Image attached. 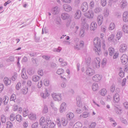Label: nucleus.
I'll return each mask as SVG.
<instances>
[{"label":"nucleus","instance_id":"nucleus-1","mask_svg":"<svg viewBox=\"0 0 128 128\" xmlns=\"http://www.w3.org/2000/svg\"><path fill=\"white\" fill-rule=\"evenodd\" d=\"M96 40H94L93 42L94 44H96V46L94 48V50L96 54L98 55H100V48L101 46V44L99 42H98L97 40H96Z\"/></svg>","mask_w":128,"mask_h":128},{"label":"nucleus","instance_id":"nucleus-2","mask_svg":"<svg viewBox=\"0 0 128 128\" xmlns=\"http://www.w3.org/2000/svg\"><path fill=\"white\" fill-rule=\"evenodd\" d=\"M56 122L57 125L58 126L60 127L61 126V124L64 126H66L67 125L68 123V120H66L64 118H62L61 120L59 118H58L56 120Z\"/></svg>","mask_w":128,"mask_h":128},{"label":"nucleus","instance_id":"nucleus-3","mask_svg":"<svg viewBox=\"0 0 128 128\" xmlns=\"http://www.w3.org/2000/svg\"><path fill=\"white\" fill-rule=\"evenodd\" d=\"M88 25L87 24H86L84 27L81 28L80 33V35L81 36L83 37L85 35V31L87 30H88Z\"/></svg>","mask_w":128,"mask_h":128},{"label":"nucleus","instance_id":"nucleus-4","mask_svg":"<svg viewBox=\"0 0 128 128\" xmlns=\"http://www.w3.org/2000/svg\"><path fill=\"white\" fill-rule=\"evenodd\" d=\"M52 96L55 100L59 101L62 100L61 94H60L54 93L52 94Z\"/></svg>","mask_w":128,"mask_h":128},{"label":"nucleus","instance_id":"nucleus-5","mask_svg":"<svg viewBox=\"0 0 128 128\" xmlns=\"http://www.w3.org/2000/svg\"><path fill=\"white\" fill-rule=\"evenodd\" d=\"M100 60L98 58H95L93 62V64L95 66V67L99 68L100 65Z\"/></svg>","mask_w":128,"mask_h":128},{"label":"nucleus","instance_id":"nucleus-6","mask_svg":"<svg viewBox=\"0 0 128 128\" xmlns=\"http://www.w3.org/2000/svg\"><path fill=\"white\" fill-rule=\"evenodd\" d=\"M84 15L86 18L90 19H92L94 16V13L92 10H90L87 12L84 13Z\"/></svg>","mask_w":128,"mask_h":128},{"label":"nucleus","instance_id":"nucleus-7","mask_svg":"<svg viewBox=\"0 0 128 128\" xmlns=\"http://www.w3.org/2000/svg\"><path fill=\"white\" fill-rule=\"evenodd\" d=\"M60 11V8L57 6H56L52 8L51 12L54 15L58 14Z\"/></svg>","mask_w":128,"mask_h":128},{"label":"nucleus","instance_id":"nucleus-8","mask_svg":"<svg viewBox=\"0 0 128 128\" xmlns=\"http://www.w3.org/2000/svg\"><path fill=\"white\" fill-rule=\"evenodd\" d=\"M86 73L89 76H92L95 74V72L93 68H88L86 69Z\"/></svg>","mask_w":128,"mask_h":128},{"label":"nucleus","instance_id":"nucleus-9","mask_svg":"<svg viewBox=\"0 0 128 128\" xmlns=\"http://www.w3.org/2000/svg\"><path fill=\"white\" fill-rule=\"evenodd\" d=\"M88 8V6L87 2H84L82 4L80 8L83 12H85L86 11Z\"/></svg>","mask_w":128,"mask_h":128},{"label":"nucleus","instance_id":"nucleus-10","mask_svg":"<svg viewBox=\"0 0 128 128\" xmlns=\"http://www.w3.org/2000/svg\"><path fill=\"white\" fill-rule=\"evenodd\" d=\"M120 60L123 64H124L127 62L128 60V57L126 54H123L120 58Z\"/></svg>","mask_w":128,"mask_h":128},{"label":"nucleus","instance_id":"nucleus-11","mask_svg":"<svg viewBox=\"0 0 128 128\" xmlns=\"http://www.w3.org/2000/svg\"><path fill=\"white\" fill-rule=\"evenodd\" d=\"M67 107L66 104L65 102H63L61 104L60 108V112H63L66 110Z\"/></svg>","mask_w":128,"mask_h":128},{"label":"nucleus","instance_id":"nucleus-12","mask_svg":"<svg viewBox=\"0 0 128 128\" xmlns=\"http://www.w3.org/2000/svg\"><path fill=\"white\" fill-rule=\"evenodd\" d=\"M127 48V45L125 44H123L120 45V51L122 53L124 52L126 50Z\"/></svg>","mask_w":128,"mask_h":128},{"label":"nucleus","instance_id":"nucleus-13","mask_svg":"<svg viewBox=\"0 0 128 128\" xmlns=\"http://www.w3.org/2000/svg\"><path fill=\"white\" fill-rule=\"evenodd\" d=\"M103 20V17L102 15H98L97 16V22L99 26H100L102 24Z\"/></svg>","mask_w":128,"mask_h":128},{"label":"nucleus","instance_id":"nucleus-14","mask_svg":"<svg viewBox=\"0 0 128 128\" xmlns=\"http://www.w3.org/2000/svg\"><path fill=\"white\" fill-rule=\"evenodd\" d=\"M63 8L66 12H68L72 10V8L71 6L67 4H65L63 5Z\"/></svg>","mask_w":128,"mask_h":128},{"label":"nucleus","instance_id":"nucleus-15","mask_svg":"<svg viewBox=\"0 0 128 128\" xmlns=\"http://www.w3.org/2000/svg\"><path fill=\"white\" fill-rule=\"evenodd\" d=\"M97 27V24L95 22H91L90 27V30H91L94 31L96 28Z\"/></svg>","mask_w":128,"mask_h":128},{"label":"nucleus","instance_id":"nucleus-16","mask_svg":"<svg viewBox=\"0 0 128 128\" xmlns=\"http://www.w3.org/2000/svg\"><path fill=\"white\" fill-rule=\"evenodd\" d=\"M113 101L114 102H118L120 100L119 95L118 93H116L113 96Z\"/></svg>","mask_w":128,"mask_h":128},{"label":"nucleus","instance_id":"nucleus-17","mask_svg":"<svg viewBox=\"0 0 128 128\" xmlns=\"http://www.w3.org/2000/svg\"><path fill=\"white\" fill-rule=\"evenodd\" d=\"M101 76L99 74H96L92 78L93 80L95 82H98L102 78Z\"/></svg>","mask_w":128,"mask_h":128},{"label":"nucleus","instance_id":"nucleus-18","mask_svg":"<svg viewBox=\"0 0 128 128\" xmlns=\"http://www.w3.org/2000/svg\"><path fill=\"white\" fill-rule=\"evenodd\" d=\"M123 18L124 21L125 22L128 21V12H124L123 14Z\"/></svg>","mask_w":128,"mask_h":128},{"label":"nucleus","instance_id":"nucleus-19","mask_svg":"<svg viewBox=\"0 0 128 128\" xmlns=\"http://www.w3.org/2000/svg\"><path fill=\"white\" fill-rule=\"evenodd\" d=\"M81 12L80 10H77L75 14L74 18L76 19H79L81 16Z\"/></svg>","mask_w":128,"mask_h":128},{"label":"nucleus","instance_id":"nucleus-20","mask_svg":"<svg viewBox=\"0 0 128 128\" xmlns=\"http://www.w3.org/2000/svg\"><path fill=\"white\" fill-rule=\"evenodd\" d=\"M61 17L63 20H65L68 18L70 16L67 13H64L61 14Z\"/></svg>","mask_w":128,"mask_h":128},{"label":"nucleus","instance_id":"nucleus-21","mask_svg":"<svg viewBox=\"0 0 128 128\" xmlns=\"http://www.w3.org/2000/svg\"><path fill=\"white\" fill-rule=\"evenodd\" d=\"M4 84L6 86L9 85L11 83V78L10 79L7 77H5L4 80Z\"/></svg>","mask_w":128,"mask_h":128},{"label":"nucleus","instance_id":"nucleus-22","mask_svg":"<svg viewBox=\"0 0 128 128\" xmlns=\"http://www.w3.org/2000/svg\"><path fill=\"white\" fill-rule=\"evenodd\" d=\"M50 95V94L48 92L47 90L44 93L41 94V95L42 97L44 99H46L47 97H48Z\"/></svg>","mask_w":128,"mask_h":128},{"label":"nucleus","instance_id":"nucleus-23","mask_svg":"<svg viewBox=\"0 0 128 128\" xmlns=\"http://www.w3.org/2000/svg\"><path fill=\"white\" fill-rule=\"evenodd\" d=\"M73 114L71 112H70L67 114L66 117L68 120H70L72 119L74 117Z\"/></svg>","mask_w":128,"mask_h":128},{"label":"nucleus","instance_id":"nucleus-24","mask_svg":"<svg viewBox=\"0 0 128 128\" xmlns=\"http://www.w3.org/2000/svg\"><path fill=\"white\" fill-rule=\"evenodd\" d=\"M123 31L125 33H128V26L124 24L122 27Z\"/></svg>","mask_w":128,"mask_h":128},{"label":"nucleus","instance_id":"nucleus-25","mask_svg":"<svg viewBox=\"0 0 128 128\" xmlns=\"http://www.w3.org/2000/svg\"><path fill=\"white\" fill-rule=\"evenodd\" d=\"M127 4V3L124 0L122 1L120 3V7L122 8H126Z\"/></svg>","mask_w":128,"mask_h":128},{"label":"nucleus","instance_id":"nucleus-26","mask_svg":"<svg viewBox=\"0 0 128 128\" xmlns=\"http://www.w3.org/2000/svg\"><path fill=\"white\" fill-rule=\"evenodd\" d=\"M45 120L46 122L48 125H49L50 123L52 122L50 117L48 116H46Z\"/></svg>","mask_w":128,"mask_h":128},{"label":"nucleus","instance_id":"nucleus-27","mask_svg":"<svg viewBox=\"0 0 128 128\" xmlns=\"http://www.w3.org/2000/svg\"><path fill=\"white\" fill-rule=\"evenodd\" d=\"M82 126V124L80 122H78L74 125L73 128H81Z\"/></svg>","mask_w":128,"mask_h":128},{"label":"nucleus","instance_id":"nucleus-28","mask_svg":"<svg viewBox=\"0 0 128 128\" xmlns=\"http://www.w3.org/2000/svg\"><path fill=\"white\" fill-rule=\"evenodd\" d=\"M92 88L94 91H96L97 90L98 88V84L96 83H94L92 86Z\"/></svg>","mask_w":128,"mask_h":128},{"label":"nucleus","instance_id":"nucleus-29","mask_svg":"<svg viewBox=\"0 0 128 128\" xmlns=\"http://www.w3.org/2000/svg\"><path fill=\"white\" fill-rule=\"evenodd\" d=\"M122 36V32L121 31H117V33L116 36V37L118 39V40H119Z\"/></svg>","mask_w":128,"mask_h":128},{"label":"nucleus","instance_id":"nucleus-30","mask_svg":"<svg viewBox=\"0 0 128 128\" xmlns=\"http://www.w3.org/2000/svg\"><path fill=\"white\" fill-rule=\"evenodd\" d=\"M90 114L88 112H84L83 113L82 115H80V117H82L84 118H86L89 116Z\"/></svg>","mask_w":128,"mask_h":128},{"label":"nucleus","instance_id":"nucleus-31","mask_svg":"<svg viewBox=\"0 0 128 128\" xmlns=\"http://www.w3.org/2000/svg\"><path fill=\"white\" fill-rule=\"evenodd\" d=\"M29 118L32 120H34L36 119V114L32 113H31L28 116Z\"/></svg>","mask_w":128,"mask_h":128},{"label":"nucleus","instance_id":"nucleus-32","mask_svg":"<svg viewBox=\"0 0 128 128\" xmlns=\"http://www.w3.org/2000/svg\"><path fill=\"white\" fill-rule=\"evenodd\" d=\"M108 50L109 52L110 56H112V55L114 52V48L110 47L109 48Z\"/></svg>","mask_w":128,"mask_h":128},{"label":"nucleus","instance_id":"nucleus-33","mask_svg":"<svg viewBox=\"0 0 128 128\" xmlns=\"http://www.w3.org/2000/svg\"><path fill=\"white\" fill-rule=\"evenodd\" d=\"M40 78V76H33L32 77V80L33 81L36 82L39 80Z\"/></svg>","mask_w":128,"mask_h":128},{"label":"nucleus","instance_id":"nucleus-34","mask_svg":"<svg viewBox=\"0 0 128 128\" xmlns=\"http://www.w3.org/2000/svg\"><path fill=\"white\" fill-rule=\"evenodd\" d=\"M107 92V90L105 88H103L100 90V94L102 96H104L105 95Z\"/></svg>","mask_w":128,"mask_h":128},{"label":"nucleus","instance_id":"nucleus-35","mask_svg":"<svg viewBox=\"0 0 128 128\" xmlns=\"http://www.w3.org/2000/svg\"><path fill=\"white\" fill-rule=\"evenodd\" d=\"M9 98L8 96H4L3 98L2 99V101H3L4 104H6L8 102Z\"/></svg>","mask_w":128,"mask_h":128},{"label":"nucleus","instance_id":"nucleus-36","mask_svg":"<svg viewBox=\"0 0 128 128\" xmlns=\"http://www.w3.org/2000/svg\"><path fill=\"white\" fill-rule=\"evenodd\" d=\"M16 119L18 122H20L22 120V117L20 115H17L16 116Z\"/></svg>","mask_w":128,"mask_h":128},{"label":"nucleus","instance_id":"nucleus-37","mask_svg":"<svg viewBox=\"0 0 128 128\" xmlns=\"http://www.w3.org/2000/svg\"><path fill=\"white\" fill-rule=\"evenodd\" d=\"M115 27V24L113 23H111L108 29L109 30H113Z\"/></svg>","mask_w":128,"mask_h":128},{"label":"nucleus","instance_id":"nucleus-38","mask_svg":"<svg viewBox=\"0 0 128 128\" xmlns=\"http://www.w3.org/2000/svg\"><path fill=\"white\" fill-rule=\"evenodd\" d=\"M28 109L26 108H24L23 109V115L24 117H26L28 115Z\"/></svg>","mask_w":128,"mask_h":128},{"label":"nucleus","instance_id":"nucleus-39","mask_svg":"<svg viewBox=\"0 0 128 128\" xmlns=\"http://www.w3.org/2000/svg\"><path fill=\"white\" fill-rule=\"evenodd\" d=\"M114 34H112L110 35L108 37V40L110 42H114Z\"/></svg>","mask_w":128,"mask_h":128},{"label":"nucleus","instance_id":"nucleus-40","mask_svg":"<svg viewBox=\"0 0 128 128\" xmlns=\"http://www.w3.org/2000/svg\"><path fill=\"white\" fill-rule=\"evenodd\" d=\"M76 101L77 106L79 107L81 105V103L80 101V98L79 96L77 97Z\"/></svg>","mask_w":128,"mask_h":128},{"label":"nucleus","instance_id":"nucleus-41","mask_svg":"<svg viewBox=\"0 0 128 128\" xmlns=\"http://www.w3.org/2000/svg\"><path fill=\"white\" fill-rule=\"evenodd\" d=\"M16 99V97L15 94H12L10 97V101H14L15 102V100Z\"/></svg>","mask_w":128,"mask_h":128},{"label":"nucleus","instance_id":"nucleus-42","mask_svg":"<svg viewBox=\"0 0 128 128\" xmlns=\"http://www.w3.org/2000/svg\"><path fill=\"white\" fill-rule=\"evenodd\" d=\"M15 115L14 114H12L10 116V120L11 121H13L15 119Z\"/></svg>","mask_w":128,"mask_h":128},{"label":"nucleus","instance_id":"nucleus-43","mask_svg":"<svg viewBox=\"0 0 128 128\" xmlns=\"http://www.w3.org/2000/svg\"><path fill=\"white\" fill-rule=\"evenodd\" d=\"M14 56H10L9 58L6 60L8 62H14Z\"/></svg>","mask_w":128,"mask_h":128},{"label":"nucleus","instance_id":"nucleus-44","mask_svg":"<svg viewBox=\"0 0 128 128\" xmlns=\"http://www.w3.org/2000/svg\"><path fill=\"white\" fill-rule=\"evenodd\" d=\"M101 10V8L99 7L96 8L94 10V12L96 13H99L100 12Z\"/></svg>","mask_w":128,"mask_h":128},{"label":"nucleus","instance_id":"nucleus-45","mask_svg":"<svg viewBox=\"0 0 128 128\" xmlns=\"http://www.w3.org/2000/svg\"><path fill=\"white\" fill-rule=\"evenodd\" d=\"M1 120L2 123H4L6 122V118L4 114H2L1 116Z\"/></svg>","mask_w":128,"mask_h":128},{"label":"nucleus","instance_id":"nucleus-46","mask_svg":"<svg viewBox=\"0 0 128 128\" xmlns=\"http://www.w3.org/2000/svg\"><path fill=\"white\" fill-rule=\"evenodd\" d=\"M22 93L24 94H26L28 92V88L27 87H25L23 88L22 90Z\"/></svg>","mask_w":128,"mask_h":128},{"label":"nucleus","instance_id":"nucleus-47","mask_svg":"<svg viewBox=\"0 0 128 128\" xmlns=\"http://www.w3.org/2000/svg\"><path fill=\"white\" fill-rule=\"evenodd\" d=\"M17 74L16 72H14V73L13 75L11 77V79L12 81H14L16 80L17 78Z\"/></svg>","mask_w":128,"mask_h":128},{"label":"nucleus","instance_id":"nucleus-48","mask_svg":"<svg viewBox=\"0 0 128 128\" xmlns=\"http://www.w3.org/2000/svg\"><path fill=\"white\" fill-rule=\"evenodd\" d=\"M45 120L44 117H42L40 119V125L42 126L44 123Z\"/></svg>","mask_w":128,"mask_h":128},{"label":"nucleus","instance_id":"nucleus-49","mask_svg":"<svg viewBox=\"0 0 128 128\" xmlns=\"http://www.w3.org/2000/svg\"><path fill=\"white\" fill-rule=\"evenodd\" d=\"M64 72V70L62 69H59L56 72L58 74H62Z\"/></svg>","mask_w":128,"mask_h":128},{"label":"nucleus","instance_id":"nucleus-50","mask_svg":"<svg viewBox=\"0 0 128 128\" xmlns=\"http://www.w3.org/2000/svg\"><path fill=\"white\" fill-rule=\"evenodd\" d=\"M115 85L113 84L110 86V91L112 92H114L115 90Z\"/></svg>","mask_w":128,"mask_h":128},{"label":"nucleus","instance_id":"nucleus-51","mask_svg":"<svg viewBox=\"0 0 128 128\" xmlns=\"http://www.w3.org/2000/svg\"><path fill=\"white\" fill-rule=\"evenodd\" d=\"M107 0H101V4L102 6L104 7L105 6L106 4Z\"/></svg>","mask_w":128,"mask_h":128},{"label":"nucleus","instance_id":"nucleus-52","mask_svg":"<svg viewBox=\"0 0 128 128\" xmlns=\"http://www.w3.org/2000/svg\"><path fill=\"white\" fill-rule=\"evenodd\" d=\"M49 80L48 79H45L44 81V84L46 86H48L49 84Z\"/></svg>","mask_w":128,"mask_h":128},{"label":"nucleus","instance_id":"nucleus-53","mask_svg":"<svg viewBox=\"0 0 128 128\" xmlns=\"http://www.w3.org/2000/svg\"><path fill=\"white\" fill-rule=\"evenodd\" d=\"M12 126V123L10 122H7L6 128H10Z\"/></svg>","mask_w":128,"mask_h":128},{"label":"nucleus","instance_id":"nucleus-54","mask_svg":"<svg viewBox=\"0 0 128 128\" xmlns=\"http://www.w3.org/2000/svg\"><path fill=\"white\" fill-rule=\"evenodd\" d=\"M115 112L117 114H120L121 113V110L119 109L118 107H116L115 108Z\"/></svg>","mask_w":128,"mask_h":128},{"label":"nucleus","instance_id":"nucleus-55","mask_svg":"<svg viewBox=\"0 0 128 128\" xmlns=\"http://www.w3.org/2000/svg\"><path fill=\"white\" fill-rule=\"evenodd\" d=\"M38 124V122H36L33 124L32 126V128H37Z\"/></svg>","mask_w":128,"mask_h":128},{"label":"nucleus","instance_id":"nucleus-56","mask_svg":"<svg viewBox=\"0 0 128 128\" xmlns=\"http://www.w3.org/2000/svg\"><path fill=\"white\" fill-rule=\"evenodd\" d=\"M43 113H46L48 112V108L46 106H44L42 111Z\"/></svg>","mask_w":128,"mask_h":128},{"label":"nucleus","instance_id":"nucleus-57","mask_svg":"<svg viewBox=\"0 0 128 128\" xmlns=\"http://www.w3.org/2000/svg\"><path fill=\"white\" fill-rule=\"evenodd\" d=\"M27 72L30 75H32L34 73V71L31 68H29L27 70Z\"/></svg>","mask_w":128,"mask_h":128},{"label":"nucleus","instance_id":"nucleus-58","mask_svg":"<svg viewBox=\"0 0 128 128\" xmlns=\"http://www.w3.org/2000/svg\"><path fill=\"white\" fill-rule=\"evenodd\" d=\"M50 66L52 68H54L56 66V64L54 62H51L50 64Z\"/></svg>","mask_w":128,"mask_h":128},{"label":"nucleus","instance_id":"nucleus-59","mask_svg":"<svg viewBox=\"0 0 128 128\" xmlns=\"http://www.w3.org/2000/svg\"><path fill=\"white\" fill-rule=\"evenodd\" d=\"M119 76L121 78H123L124 75V73L122 70H120L119 73Z\"/></svg>","mask_w":128,"mask_h":128},{"label":"nucleus","instance_id":"nucleus-60","mask_svg":"<svg viewBox=\"0 0 128 128\" xmlns=\"http://www.w3.org/2000/svg\"><path fill=\"white\" fill-rule=\"evenodd\" d=\"M102 41V47L103 50H105L106 45L105 44V40H103Z\"/></svg>","mask_w":128,"mask_h":128},{"label":"nucleus","instance_id":"nucleus-61","mask_svg":"<svg viewBox=\"0 0 128 128\" xmlns=\"http://www.w3.org/2000/svg\"><path fill=\"white\" fill-rule=\"evenodd\" d=\"M106 58H104L103 60L102 61V66H104L106 64Z\"/></svg>","mask_w":128,"mask_h":128},{"label":"nucleus","instance_id":"nucleus-62","mask_svg":"<svg viewBox=\"0 0 128 128\" xmlns=\"http://www.w3.org/2000/svg\"><path fill=\"white\" fill-rule=\"evenodd\" d=\"M21 86V84L20 82H18L16 86V88L17 90H19Z\"/></svg>","mask_w":128,"mask_h":128},{"label":"nucleus","instance_id":"nucleus-63","mask_svg":"<svg viewBox=\"0 0 128 128\" xmlns=\"http://www.w3.org/2000/svg\"><path fill=\"white\" fill-rule=\"evenodd\" d=\"M79 46L80 48H82L84 45V42L82 41H80L79 42Z\"/></svg>","mask_w":128,"mask_h":128},{"label":"nucleus","instance_id":"nucleus-64","mask_svg":"<svg viewBox=\"0 0 128 128\" xmlns=\"http://www.w3.org/2000/svg\"><path fill=\"white\" fill-rule=\"evenodd\" d=\"M96 123L95 122H93L92 123L91 125L89 126V128H93L95 127L96 126Z\"/></svg>","mask_w":128,"mask_h":128}]
</instances>
